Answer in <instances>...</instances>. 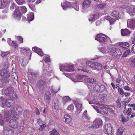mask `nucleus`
Instances as JSON below:
<instances>
[{
  "label": "nucleus",
  "mask_w": 135,
  "mask_h": 135,
  "mask_svg": "<svg viewBox=\"0 0 135 135\" xmlns=\"http://www.w3.org/2000/svg\"><path fill=\"white\" fill-rule=\"evenodd\" d=\"M37 122L38 124L41 126L42 124H43V122L41 119H39L37 120Z\"/></svg>",
  "instance_id": "obj_60"
},
{
  "label": "nucleus",
  "mask_w": 135,
  "mask_h": 135,
  "mask_svg": "<svg viewBox=\"0 0 135 135\" xmlns=\"http://www.w3.org/2000/svg\"><path fill=\"white\" fill-rule=\"evenodd\" d=\"M65 5H62L61 4V6L62 7L63 9L64 10H65L68 7H71L72 5L71 3L67 1H65Z\"/></svg>",
  "instance_id": "obj_28"
},
{
  "label": "nucleus",
  "mask_w": 135,
  "mask_h": 135,
  "mask_svg": "<svg viewBox=\"0 0 135 135\" xmlns=\"http://www.w3.org/2000/svg\"><path fill=\"white\" fill-rule=\"evenodd\" d=\"M102 121L100 118H97L94 120L93 125L89 126V128L94 129L99 127L102 125Z\"/></svg>",
  "instance_id": "obj_9"
},
{
  "label": "nucleus",
  "mask_w": 135,
  "mask_h": 135,
  "mask_svg": "<svg viewBox=\"0 0 135 135\" xmlns=\"http://www.w3.org/2000/svg\"><path fill=\"white\" fill-rule=\"evenodd\" d=\"M9 72L6 69L0 70V76L3 79L2 80L4 84H5L9 82V80L8 78L10 76Z\"/></svg>",
  "instance_id": "obj_4"
},
{
  "label": "nucleus",
  "mask_w": 135,
  "mask_h": 135,
  "mask_svg": "<svg viewBox=\"0 0 135 135\" xmlns=\"http://www.w3.org/2000/svg\"><path fill=\"white\" fill-rule=\"evenodd\" d=\"M40 126L39 129L40 131H42L45 128L46 125L45 124H42Z\"/></svg>",
  "instance_id": "obj_57"
},
{
  "label": "nucleus",
  "mask_w": 135,
  "mask_h": 135,
  "mask_svg": "<svg viewBox=\"0 0 135 135\" xmlns=\"http://www.w3.org/2000/svg\"><path fill=\"white\" fill-rule=\"evenodd\" d=\"M5 2L4 1H1V0H0V9H2L3 8L7 6H4V4H5Z\"/></svg>",
  "instance_id": "obj_48"
},
{
  "label": "nucleus",
  "mask_w": 135,
  "mask_h": 135,
  "mask_svg": "<svg viewBox=\"0 0 135 135\" xmlns=\"http://www.w3.org/2000/svg\"><path fill=\"white\" fill-rule=\"evenodd\" d=\"M113 128L111 125L109 123L104 126V132L106 134H112Z\"/></svg>",
  "instance_id": "obj_10"
},
{
  "label": "nucleus",
  "mask_w": 135,
  "mask_h": 135,
  "mask_svg": "<svg viewBox=\"0 0 135 135\" xmlns=\"http://www.w3.org/2000/svg\"><path fill=\"white\" fill-rule=\"evenodd\" d=\"M34 13L33 12L28 13L27 15L28 20L29 21L33 20L34 19Z\"/></svg>",
  "instance_id": "obj_29"
},
{
  "label": "nucleus",
  "mask_w": 135,
  "mask_h": 135,
  "mask_svg": "<svg viewBox=\"0 0 135 135\" xmlns=\"http://www.w3.org/2000/svg\"><path fill=\"white\" fill-rule=\"evenodd\" d=\"M57 91H58L56 89H53L51 90V93L53 94H54L56 93L57 92Z\"/></svg>",
  "instance_id": "obj_62"
},
{
  "label": "nucleus",
  "mask_w": 135,
  "mask_h": 135,
  "mask_svg": "<svg viewBox=\"0 0 135 135\" xmlns=\"http://www.w3.org/2000/svg\"><path fill=\"white\" fill-rule=\"evenodd\" d=\"M99 49L100 51L103 54H106L108 52L107 49L106 47H101Z\"/></svg>",
  "instance_id": "obj_34"
},
{
  "label": "nucleus",
  "mask_w": 135,
  "mask_h": 135,
  "mask_svg": "<svg viewBox=\"0 0 135 135\" xmlns=\"http://www.w3.org/2000/svg\"><path fill=\"white\" fill-rule=\"evenodd\" d=\"M87 112L86 110L84 111L83 113V116L84 118H85L86 120H88L89 119V118L88 117V115L87 114Z\"/></svg>",
  "instance_id": "obj_46"
},
{
  "label": "nucleus",
  "mask_w": 135,
  "mask_h": 135,
  "mask_svg": "<svg viewBox=\"0 0 135 135\" xmlns=\"http://www.w3.org/2000/svg\"><path fill=\"white\" fill-rule=\"evenodd\" d=\"M60 69L61 71L65 70L67 71L70 72L74 70V67L71 64H66L60 66Z\"/></svg>",
  "instance_id": "obj_7"
},
{
  "label": "nucleus",
  "mask_w": 135,
  "mask_h": 135,
  "mask_svg": "<svg viewBox=\"0 0 135 135\" xmlns=\"http://www.w3.org/2000/svg\"><path fill=\"white\" fill-rule=\"evenodd\" d=\"M16 1L19 5H21L24 3L25 0H15Z\"/></svg>",
  "instance_id": "obj_45"
},
{
  "label": "nucleus",
  "mask_w": 135,
  "mask_h": 135,
  "mask_svg": "<svg viewBox=\"0 0 135 135\" xmlns=\"http://www.w3.org/2000/svg\"><path fill=\"white\" fill-rule=\"evenodd\" d=\"M21 9L23 13H26L27 11V9L24 6H22L21 8Z\"/></svg>",
  "instance_id": "obj_56"
},
{
  "label": "nucleus",
  "mask_w": 135,
  "mask_h": 135,
  "mask_svg": "<svg viewBox=\"0 0 135 135\" xmlns=\"http://www.w3.org/2000/svg\"><path fill=\"white\" fill-rule=\"evenodd\" d=\"M14 110L15 111L16 113H18V114L21 113L22 111V108L18 105L16 106L15 108H14Z\"/></svg>",
  "instance_id": "obj_30"
},
{
  "label": "nucleus",
  "mask_w": 135,
  "mask_h": 135,
  "mask_svg": "<svg viewBox=\"0 0 135 135\" xmlns=\"http://www.w3.org/2000/svg\"><path fill=\"white\" fill-rule=\"evenodd\" d=\"M32 50L34 52L38 54L39 55L42 56L43 55V52L39 48L36 47L32 48Z\"/></svg>",
  "instance_id": "obj_19"
},
{
  "label": "nucleus",
  "mask_w": 135,
  "mask_h": 135,
  "mask_svg": "<svg viewBox=\"0 0 135 135\" xmlns=\"http://www.w3.org/2000/svg\"><path fill=\"white\" fill-rule=\"evenodd\" d=\"M119 45L124 50L128 49L129 46V43L126 42L119 43Z\"/></svg>",
  "instance_id": "obj_24"
},
{
  "label": "nucleus",
  "mask_w": 135,
  "mask_h": 135,
  "mask_svg": "<svg viewBox=\"0 0 135 135\" xmlns=\"http://www.w3.org/2000/svg\"><path fill=\"white\" fill-rule=\"evenodd\" d=\"M106 19L109 21L110 24L113 23L114 21V20L113 18H111L110 16H107Z\"/></svg>",
  "instance_id": "obj_40"
},
{
  "label": "nucleus",
  "mask_w": 135,
  "mask_h": 135,
  "mask_svg": "<svg viewBox=\"0 0 135 135\" xmlns=\"http://www.w3.org/2000/svg\"><path fill=\"white\" fill-rule=\"evenodd\" d=\"M130 33V31L127 29L126 28L121 30V34L122 36H126L129 35Z\"/></svg>",
  "instance_id": "obj_26"
},
{
  "label": "nucleus",
  "mask_w": 135,
  "mask_h": 135,
  "mask_svg": "<svg viewBox=\"0 0 135 135\" xmlns=\"http://www.w3.org/2000/svg\"><path fill=\"white\" fill-rule=\"evenodd\" d=\"M13 15L14 17L18 19L21 18V15L19 8H17L15 10Z\"/></svg>",
  "instance_id": "obj_16"
},
{
  "label": "nucleus",
  "mask_w": 135,
  "mask_h": 135,
  "mask_svg": "<svg viewBox=\"0 0 135 135\" xmlns=\"http://www.w3.org/2000/svg\"><path fill=\"white\" fill-rule=\"evenodd\" d=\"M17 128L18 129V130L17 131L16 133L17 134H18L22 131L23 129V126H19Z\"/></svg>",
  "instance_id": "obj_38"
},
{
  "label": "nucleus",
  "mask_w": 135,
  "mask_h": 135,
  "mask_svg": "<svg viewBox=\"0 0 135 135\" xmlns=\"http://www.w3.org/2000/svg\"><path fill=\"white\" fill-rule=\"evenodd\" d=\"M52 107L56 109H57L59 108V101L58 99L54 100L52 104Z\"/></svg>",
  "instance_id": "obj_23"
},
{
  "label": "nucleus",
  "mask_w": 135,
  "mask_h": 135,
  "mask_svg": "<svg viewBox=\"0 0 135 135\" xmlns=\"http://www.w3.org/2000/svg\"><path fill=\"white\" fill-rule=\"evenodd\" d=\"M10 54V52L9 51L7 52H2L1 54V56L4 58L7 57V55Z\"/></svg>",
  "instance_id": "obj_35"
},
{
  "label": "nucleus",
  "mask_w": 135,
  "mask_h": 135,
  "mask_svg": "<svg viewBox=\"0 0 135 135\" xmlns=\"http://www.w3.org/2000/svg\"><path fill=\"white\" fill-rule=\"evenodd\" d=\"M38 75V74L35 72H32L30 75H29L28 79L31 83H33L36 80Z\"/></svg>",
  "instance_id": "obj_13"
},
{
  "label": "nucleus",
  "mask_w": 135,
  "mask_h": 135,
  "mask_svg": "<svg viewBox=\"0 0 135 135\" xmlns=\"http://www.w3.org/2000/svg\"><path fill=\"white\" fill-rule=\"evenodd\" d=\"M11 45L15 49H16L18 46L16 42L12 41Z\"/></svg>",
  "instance_id": "obj_51"
},
{
  "label": "nucleus",
  "mask_w": 135,
  "mask_h": 135,
  "mask_svg": "<svg viewBox=\"0 0 135 135\" xmlns=\"http://www.w3.org/2000/svg\"><path fill=\"white\" fill-rule=\"evenodd\" d=\"M67 109L70 111H72L74 109V106L72 104L69 105L67 108Z\"/></svg>",
  "instance_id": "obj_50"
},
{
  "label": "nucleus",
  "mask_w": 135,
  "mask_h": 135,
  "mask_svg": "<svg viewBox=\"0 0 135 135\" xmlns=\"http://www.w3.org/2000/svg\"><path fill=\"white\" fill-rule=\"evenodd\" d=\"M70 98L68 96L64 97L63 98V103H65L70 100Z\"/></svg>",
  "instance_id": "obj_44"
},
{
  "label": "nucleus",
  "mask_w": 135,
  "mask_h": 135,
  "mask_svg": "<svg viewBox=\"0 0 135 135\" xmlns=\"http://www.w3.org/2000/svg\"><path fill=\"white\" fill-rule=\"evenodd\" d=\"M118 92L121 95H123L124 94L123 90L121 88H119V89L118 90Z\"/></svg>",
  "instance_id": "obj_52"
},
{
  "label": "nucleus",
  "mask_w": 135,
  "mask_h": 135,
  "mask_svg": "<svg viewBox=\"0 0 135 135\" xmlns=\"http://www.w3.org/2000/svg\"><path fill=\"white\" fill-rule=\"evenodd\" d=\"M44 60L46 62H49L50 61V59L48 57H46L45 58Z\"/></svg>",
  "instance_id": "obj_64"
},
{
  "label": "nucleus",
  "mask_w": 135,
  "mask_h": 135,
  "mask_svg": "<svg viewBox=\"0 0 135 135\" xmlns=\"http://www.w3.org/2000/svg\"><path fill=\"white\" fill-rule=\"evenodd\" d=\"M7 100L5 98L1 97L0 98V105L2 107H4L5 106Z\"/></svg>",
  "instance_id": "obj_27"
},
{
  "label": "nucleus",
  "mask_w": 135,
  "mask_h": 135,
  "mask_svg": "<svg viewBox=\"0 0 135 135\" xmlns=\"http://www.w3.org/2000/svg\"><path fill=\"white\" fill-rule=\"evenodd\" d=\"M99 92H103L105 89V87L104 85L101 84H99Z\"/></svg>",
  "instance_id": "obj_41"
},
{
  "label": "nucleus",
  "mask_w": 135,
  "mask_h": 135,
  "mask_svg": "<svg viewBox=\"0 0 135 135\" xmlns=\"http://www.w3.org/2000/svg\"><path fill=\"white\" fill-rule=\"evenodd\" d=\"M64 117L63 120L65 121L66 123L68 124L70 122L71 118L69 114H65L64 116Z\"/></svg>",
  "instance_id": "obj_21"
},
{
  "label": "nucleus",
  "mask_w": 135,
  "mask_h": 135,
  "mask_svg": "<svg viewBox=\"0 0 135 135\" xmlns=\"http://www.w3.org/2000/svg\"><path fill=\"white\" fill-rule=\"evenodd\" d=\"M17 38L18 41L19 42L20 44L23 42V38L20 36H16Z\"/></svg>",
  "instance_id": "obj_49"
},
{
  "label": "nucleus",
  "mask_w": 135,
  "mask_h": 135,
  "mask_svg": "<svg viewBox=\"0 0 135 135\" xmlns=\"http://www.w3.org/2000/svg\"><path fill=\"white\" fill-rule=\"evenodd\" d=\"M17 8H18V7H17L14 3H13L10 7V8L11 10H13L14 9L15 10Z\"/></svg>",
  "instance_id": "obj_55"
},
{
  "label": "nucleus",
  "mask_w": 135,
  "mask_h": 135,
  "mask_svg": "<svg viewBox=\"0 0 135 135\" xmlns=\"http://www.w3.org/2000/svg\"><path fill=\"white\" fill-rule=\"evenodd\" d=\"M75 107L79 111L80 113L82 110L81 104H78L76 105Z\"/></svg>",
  "instance_id": "obj_43"
},
{
  "label": "nucleus",
  "mask_w": 135,
  "mask_h": 135,
  "mask_svg": "<svg viewBox=\"0 0 135 135\" xmlns=\"http://www.w3.org/2000/svg\"><path fill=\"white\" fill-rule=\"evenodd\" d=\"M84 76L81 75H78L75 77V79H74L73 81L74 82H78L80 81V80H82L84 78Z\"/></svg>",
  "instance_id": "obj_22"
},
{
  "label": "nucleus",
  "mask_w": 135,
  "mask_h": 135,
  "mask_svg": "<svg viewBox=\"0 0 135 135\" xmlns=\"http://www.w3.org/2000/svg\"><path fill=\"white\" fill-rule=\"evenodd\" d=\"M12 78L15 83H16V81H18V77L16 73H14L13 75H12Z\"/></svg>",
  "instance_id": "obj_36"
},
{
  "label": "nucleus",
  "mask_w": 135,
  "mask_h": 135,
  "mask_svg": "<svg viewBox=\"0 0 135 135\" xmlns=\"http://www.w3.org/2000/svg\"><path fill=\"white\" fill-rule=\"evenodd\" d=\"M127 26L130 28L133 29L135 28V18L128 19L127 21Z\"/></svg>",
  "instance_id": "obj_12"
},
{
  "label": "nucleus",
  "mask_w": 135,
  "mask_h": 135,
  "mask_svg": "<svg viewBox=\"0 0 135 135\" xmlns=\"http://www.w3.org/2000/svg\"><path fill=\"white\" fill-rule=\"evenodd\" d=\"M131 51L132 53L135 54V44L132 46L131 49Z\"/></svg>",
  "instance_id": "obj_61"
},
{
  "label": "nucleus",
  "mask_w": 135,
  "mask_h": 135,
  "mask_svg": "<svg viewBox=\"0 0 135 135\" xmlns=\"http://www.w3.org/2000/svg\"><path fill=\"white\" fill-rule=\"evenodd\" d=\"M45 84L46 82L45 81L40 80L38 82L36 85V88L39 90L42 89Z\"/></svg>",
  "instance_id": "obj_14"
},
{
  "label": "nucleus",
  "mask_w": 135,
  "mask_h": 135,
  "mask_svg": "<svg viewBox=\"0 0 135 135\" xmlns=\"http://www.w3.org/2000/svg\"><path fill=\"white\" fill-rule=\"evenodd\" d=\"M50 94L49 91L46 92L44 96V100L45 102L48 103H49L50 100Z\"/></svg>",
  "instance_id": "obj_18"
},
{
  "label": "nucleus",
  "mask_w": 135,
  "mask_h": 135,
  "mask_svg": "<svg viewBox=\"0 0 135 135\" xmlns=\"http://www.w3.org/2000/svg\"><path fill=\"white\" fill-rule=\"evenodd\" d=\"M95 40L98 41L100 43L103 44H107L110 41V39L107 36L102 33L96 35Z\"/></svg>",
  "instance_id": "obj_3"
},
{
  "label": "nucleus",
  "mask_w": 135,
  "mask_h": 135,
  "mask_svg": "<svg viewBox=\"0 0 135 135\" xmlns=\"http://www.w3.org/2000/svg\"><path fill=\"white\" fill-rule=\"evenodd\" d=\"M57 132L56 130L55 129H54L51 133L50 135H56Z\"/></svg>",
  "instance_id": "obj_58"
},
{
  "label": "nucleus",
  "mask_w": 135,
  "mask_h": 135,
  "mask_svg": "<svg viewBox=\"0 0 135 135\" xmlns=\"http://www.w3.org/2000/svg\"><path fill=\"white\" fill-rule=\"evenodd\" d=\"M99 110L98 113L106 115H108V113L105 108H104L103 106H102L100 107V108H99Z\"/></svg>",
  "instance_id": "obj_17"
},
{
  "label": "nucleus",
  "mask_w": 135,
  "mask_h": 135,
  "mask_svg": "<svg viewBox=\"0 0 135 135\" xmlns=\"http://www.w3.org/2000/svg\"><path fill=\"white\" fill-rule=\"evenodd\" d=\"M132 109L131 108H129L127 111V114L129 116L132 113L131 112L132 111Z\"/></svg>",
  "instance_id": "obj_53"
},
{
  "label": "nucleus",
  "mask_w": 135,
  "mask_h": 135,
  "mask_svg": "<svg viewBox=\"0 0 135 135\" xmlns=\"http://www.w3.org/2000/svg\"><path fill=\"white\" fill-rule=\"evenodd\" d=\"M3 132L5 135H14L13 130L7 127H3Z\"/></svg>",
  "instance_id": "obj_11"
},
{
  "label": "nucleus",
  "mask_w": 135,
  "mask_h": 135,
  "mask_svg": "<svg viewBox=\"0 0 135 135\" xmlns=\"http://www.w3.org/2000/svg\"><path fill=\"white\" fill-rule=\"evenodd\" d=\"M4 93L7 97L12 99H16L17 98V95L15 91L14 88L12 86L8 87L4 91Z\"/></svg>",
  "instance_id": "obj_2"
},
{
  "label": "nucleus",
  "mask_w": 135,
  "mask_h": 135,
  "mask_svg": "<svg viewBox=\"0 0 135 135\" xmlns=\"http://www.w3.org/2000/svg\"><path fill=\"white\" fill-rule=\"evenodd\" d=\"M120 7L123 8L125 9L131 16H133L135 15V6L132 5L129 6L124 5Z\"/></svg>",
  "instance_id": "obj_6"
},
{
  "label": "nucleus",
  "mask_w": 135,
  "mask_h": 135,
  "mask_svg": "<svg viewBox=\"0 0 135 135\" xmlns=\"http://www.w3.org/2000/svg\"><path fill=\"white\" fill-rule=\"evenodd\" d=\"M112 15L115 17V19H118L120 17V15L119 12L116 10L113 11L112 13Z\"/></svg>",
  "instance_id": "obj_25"
},
{
  "label": "nucleus",
  "mask_w": 135,
  "mask_h": 135,
  "mask_svg": "<svg viewBox=\"0 0 135 135\" xmlns=\"http://www.w3.org/2000/svg\"><path fill=\"white\" fill-rule=\"evenodd\" d=\"M129 120V118L127 117H125L123 116L122 117L121 121L123 123H124L128 121Z\"/></svg>",
  "instance_id": "obj_42"
},
{
  "label": "nucleus",
  "mask_w": 135,
  "mask_h": 135,
  "mask_svg": "<svg viewBox=\"0 0 135 135\" xmlns=\"http://www.w3.org/2000/svg\"><path fill=\"white\" fill-rule=\"evenodd\" d=\"M87 80L88 83L94 84L96 81V80L94 79L88 78Z\"/></svg>",
  "instance_id": "obj_47"
},
{
  "label": "nucleus",
  "mask_w": 135,
  "mask_h": 135,
  "mask_svg": "<svg viewBox=\"0 0 135 135\" xmlns=\"http://www.w3.org/2000/svg\"><path fill=\"white\" fill-rule=\"evenodd\" d=\"M108 52L110 55L115 58H117L118 56L122 54L121 51L119 49L114 47L110 48Z\"/></svg>",
  "instance_id": "obj_5"
},
{
  "label": "nucleus",
  "mask_w": 135,
  "mask_h": 135,
  "mask_svg": "<svg viewBox=\"0 0 135 135\" xmlns=\"http://www.w3.org/2000/svg\"><path fill=\"white\" fill-rule=\"evenodd\" d=\"M91 16V18H89V21H92L96 19L99 17V15L98 13H96L94 15H93Z\"/></svg>",
  "instance_id": "obj_31"
},
{
  "label": "nucleus",
  "mask_w": 135,
  "mask_h": 135,
  "mask_svg": "<svg viewBox=\"0 0 135 135\" xmlns=\"http://www.w3.org/2000/svg\"><path fill=\"white\" fill-rule=\"evenodd\" d=\"M4 115L0 114V124L1 125H3L5 122V119H4Z\"/></svg>",
  "instance_id": "obj_32"
},
{
  "label": "nucleus",
  "mask_w": 135,
  "mask_h": 135,
  "mask_svg": "<svg viewBox=\"0 0 135 135\" xmlns=\"http://www.w3.org/2000/svg\"><path fill=\"white\" fill-rule=\"evenodd\" d=\"M86 64L90 67L96 69L98 70L101 68V65L98 63L93 62L91 61H88L86 62Z\"/></svg>",
  "instance_id": "obj_8"
},
{
  "label": "nucleus",
  "mask_w": 135,
  "mask_h": 135,
  "mask_svg": "<svg viewBox=\"0 0 135 135\" xmlns=\"http://www.w3.org/2000/svg\"><path fill=\"white\" fill-rule=\"evenodd\" d=\"M8 117L10 115L11 117H14L13 119H11L9 123V126L10 127L13 128H17L19 126V124L17 119L18 118V115L16 114L14 112H13V110H9L8 111Z\"/></svg>",
  "instance_id": "obj_1"
},
{
  "label": "nucleus",
  "mask_w": 135,
  "mask_h": 135,
  "mask_svg": "<svg viewBox=\"0 0 135 135\" xmlns=\"http://www.w3.org/2000/svg\"><path fill=\"white\" fill-rule=\"evenodd\" d=\"M91 1L89 0H85L83 3L82 8L84 9H86L90 6Z\"/></svg>",
  "instance_id": "obj_15"
},
{
  "label": "nucleus",
  "mask_w": 135,
  "mask_h": 135,
  "mask_svg": "<svg viewBox=\"0 0 135 135\" xmlns=\"http://www.w3.org/2000/svg\"><path fill=\"white\" fill-rule=\"evenodd\" d=\"M124 130V128L123 127H119L117 130V133L120 134L121 135H122Z\"/></svg>",
  "instance_id": "obj_33"
},
{
  "label": "nucleus",
  "mask_w": 135,
  "mask_h": 135,
  "mask_svg": "<svg viewBox=\"0 0 135 135\" xmlns=\"http://www.w3.org/2000/svg\"><path fill=\"white\" fill-rule=\"evenodd\" d=\"M130 52V51L129 50H127L126 51L124 54L123 55V56L124 57H125L127 55H128L129 53Z\"/></svg>",
  "instance_id": "obj_54"
},
{
  "label": "nucleus",
  "mask_w": 135,
  "mask_h": 135,
  "mask_svg": "<svg viewBox=\"0 0 135 135\" xmlns=\"http://www.w3.org/2000/svg\"><path fill=\"white\" fill-rule=\"evenodd\" d=\"M92 106H93V108L97 110V113L99 112V108H100V107H97L96 106L93 105H92Z\"/></svg>",
  "instance_id": "obj_59"
},
{
  "label": "nucleus",
  "mask_w": 135,
  "mask_h": 135,
  "mask_svg": "<svg viewBox=\"0 0 135 135\" xmlns=\"http://www.w3.org/2000/svg\"><path fill=\"white\" fill-rule=\"evenodd\" d=\"M12 100L11 99H8L7 100L5 106H6L7 107H12L13 106L15 103L14 101Z\"/></svg>",
  "instance_id": "obj_20"
},
{
  "label": "nucleus",
  "mask_w": 135,
  "mask_h": 135,
  "mask_svg": "<svg viewBox=\"0 0 135 135\" xmlns=\"http://www.w3.org/2000/svg\"><path fill=\"white\" fill-rule=\"evenodd\" d=\"M106 5V4L104 3H100L97 6L99 8L102 9L105 8Z\"/></svg>",
  "instance_id": "obj_37"
},
{
  "label": "nucleus",
  "mask_w": 135,
  "mask_h": 135,
  "mask_svg": "<svg viewBox=\"0 0 135 135\" xmlns=\"http://www.w3.org/2000/svg\"><path fill=\"white\" fill-rule=\"evenodd\" d=\"M132 62V65L134 68H135V59H133L131 60Z\"/></svg>",
  "instance_id": "obj_63"
},
{
  "label": "nucleus",
  "mask_w": 135,
  "mask_h": 135,
  "mask_svg": "<svg viewBox=\"0 0 135 135\" xmlns=\"http://www.w3.org/2000/svg\"><path fill=\"white\" fill-rule=\"evenodd\" d=\"M99 84L94 85L93 87V89L96 92H99Z\"/></svg>",
  "instance_id": "obj_39"
}]
</instances>
